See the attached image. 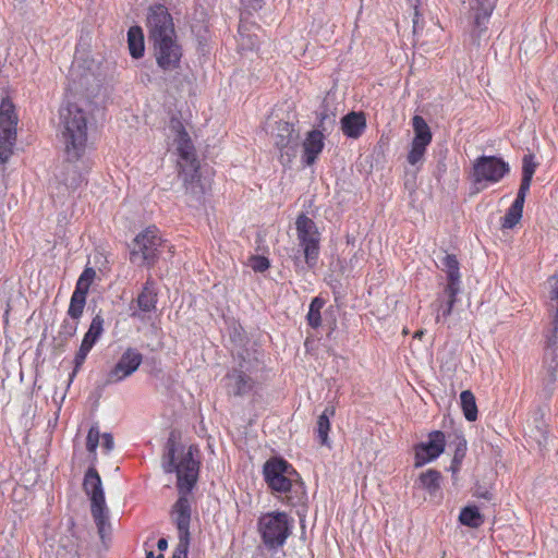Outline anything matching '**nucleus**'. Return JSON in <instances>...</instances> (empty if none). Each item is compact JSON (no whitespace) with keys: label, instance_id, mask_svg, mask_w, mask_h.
Masks as SVG:
<instances>
[{"label":"nucleus","instance_id":"obj_1","mask_svg":"<svg viewBox=\"0 0 558 558\" xmlns=\"http://www.w3.org/2000/svg\"><path fill=\"white\" fill-rule=\"evenodd\" d=\"M161 469L165 474H175L177 476L178 499L171 507L170 517L178 530L179 542L172 558H187L192 518L190 495L198 482L201 470L198 446H186L177 439L174 433H171L163 446Z\"/></svg>","mask_w":558,"mask_h":558},{"label":"nucleus","instance_id":"obj_2","mask_svg":"<svg viewBox=\"0 0 558 558\" xmlns=\"http://www.w3.org/2000/svg\"><path fill=\"white\" fill-rule=\"evenodd\" d=\"M263 476L272 494H283V504L299 508L296 513L304 518L307 510V492L294 466L281 457L268 459L263 466Z\"/></svg>","mask_w":558,"mask_h":558},{"label":"nucleus","instance_id":"obj_3","mask_svg":"<svg viewBox=\"0 0 558 558\" xmlns=\"http://www.w3.org/2000/svg\"><path fill=\"white\" fill-rule=\"evenodd\" d=\"M60 136L68 160H78L87 144V118L84 110L74 104H68L60 110Z\"/></svg>","mask_w":558,"mask_h":558},{"label":"nucleus","instance_id":"obj_4","mask_svg":"<svg viewBox=\"0 0 558 558\" xmlns=\"http://www.w3.org/2000/svg\"><path fill=\"white\" fill-rule=\"evenodd\" d=\"M170 129L174 134V144L179 155L178 165L184 185L192 193H203L201 185V165L196 157V150L183 123L175 118L170 121Z\"/></svg>","mask_w":558,"mask_h":558},{"label":"nucleus","instance_id":"obj_5","mask_svg":"<svg viewBox=\"0 0 558 558\" xmlns=\"http://www.w3.org/2000/svg\"><path fill=\"white\" fill-rule=\"evenodd\" d=\"M293 519L284 511L263 513L257 520V532L270 551L282 548L292 534Z\"/></svg>","mask_w":558,"mask_h":558},{"label":"nucleus","instance_id":"obj_6","mask_svg":"<svg viewBox=\"0 0 558 558\" xmlns=\"http://www.w3.org/2000/svg\"><path fill=\"white\" fill-rule=\"evenodd\" d=\"M99 446V425L93 423L86 436V450L90 456V465L83 478V490L90 499V509L100 508L106 505L105 492L101 477L96 470L97 448Z\"/></svg>","mask_w":558,"mask_h":558},{"label":"nucleus","instance_id":"obj_7","mask_svg":"<svg viewBox=\"0 0 558 558\" xmlns=\"http://www.w3.org/2000/svg\"><path fill=\"white\" fill-rule=\"evenodd\" d=\"M162 240L155 226L147 227L133 240L130 251L131 263L153 267L159 258Z\"/></svg>","mask_w":558,"mask_h":558},{"label":"nucleus","instance_id":"obj_8","mask_svg":"<svg viewBox=\"0 0 558 558\" xmlns=\"http://www.w3.org/2000/svg\"><path fill=\"white\" fill-rule=\"evenodd\" d=\"M19 121L15 105L9 97L3 98L0 102V160L14 155Z\"/></svg>","mask_w":558,"mask_h":558},{"label":"nucleus","instance_id":"obj_9","mask_svg":"<svg viewBox=\"0 0 558 558\" xmlns=\"http://www.w3.org/2000/svg\"><path fill=\"white\" fill-rule=\"evenodd\" d=\"M298 240L303 248L305 263L314 268L319 257L320 234L315 222L305 214L298 216L295 221Z\"/></svg>","mask_w":558,"mask_h":558},{"label":"nucleus","instance_id":"obj_10","mask_svg":"<svg viewBox=\"0 0 558 558\" xmlns=\"http://www.w3.org/2000/svg\"><path fill=\"white\" fill-rule=\"evenodd\" d=\"M543 355L539 374L545 383L558 379V325L547 327L543 333Z\"/></svg>","mask_w":558,"mask_h":558},{"label":"nucleus","instance_id":"obj_11","mask_svg":"<svg viewBox=\"0 0 558 558\" xmlns=\"http://www.w3.org/2000/svg\"><path fill=\"white\" fill-rule=\"evenodd\" d=\"M151 43L156 63L162 71H174L180 68L183 50L177 35L155 39Z\"/></svg>","mask_w":558,"mask_h":558},{"label":"nucleus","instance_id":"obj_12","mask_svg":"<svg viewBox=\"0 0 558 558\" xmlns=\"http://www.w3.org/2000/svg\"><path fill=\"white\" fill-rule=\"evenodd\" d=\"M147 28L151 41L177 35L171 14L167 7L160 3L149 7L147 14Z\"/></svg>","mask_w":558,"mask_h":558},{"label":"nucleus","instance_id":"obj_13","mask_svg":"<svg viewBox=\"0 0 558 558\" xmlns=\"http://www.w3.org/2000/svg\"><path fill=\"white\" fill-rule=\"evenodd\" d=\"M298 137L292 123L287 121L276 123L275 133L272 134L274 145L279 150V160L283 166L290 163L295 157Z\"/></svg>","mask_w":558,"mask_h":558},{"label":"nucleus","instance_id":"obj_14","mask_svg":"<svg viewBox=\"0 0 558 558\" xmlns=\"http://www.w3.org/2000/svg\"><path fill=\"white\" fill-rule=\"evenodd\" d=\"M488 24V7L486 0H472L468 14V33L473 45L480 46Z\"/></svg>","mask_w":558,"mask_h":558},{"label":"nucleus","instance_id":"obj_15","mask_svg":"<svg viewBox=\"0 0 558 558\" xmlns=\"http://www.w3.org/2000/svg\"><path fill=\"white\" fill-rule=\"evenodd\" d=\"M446 447L445 434L440 430H433L428 434V440L420 442L414 447V466L421 468L437 459Z\"/></svg>","mask_w":558,"mask_h":558},{"label":"nucleus","instance_id":"obj_16","mask_svg":"<svg viewBox=\"0 0 558 558\" xmlns=\"http://www.w3.org/2000/svg\"><path fill=\"white\" fill-rule=\"evenodd\" d=\"M104 326H105V318L101 315V313H97L89 325L88 330L84 335V338L82 340L81 347L78 351L75 354L74 363L75 367H80L86 360L88 353L93 349V347L96 344L98 339L104 333Z\"/></svg>","mask_w":558,"mask_h":558},{"label":"nucleus","instance_id":"obj_17","mask_svg":"<svg viewBox=\"0 0 558 558\" xmlns=\"http://www.w3.org/2000/svg\"><path fill=\"white\" fill-rule=\"evenodd\" d=\"M325 136L319 130H312L307 132L305 140L302 144L303 156L302 161L305 166H312L316 162L325 147Z\"/></svg>","mask_w":558,"mask_h":558},{"label":"nucleus","instance_id":"obj_18","mask_svg":"<svg viewBox=\"0 0 558 558\" xmlns=\"http://www.w3.org/2000/svg\"><path fill=\"white\" fill-rule=\"evenodd\" d=\"M460 292L458 289L447 288L437 295L433 303V310L436 314V322H445L452 313L453 305L457 302V295Z\"/></svg>","mask_w":558,"mask_h":558},{"label":"nucleus","instance_id":"obj_19","mask_svg":"<svg viewBox=\"0 0 558 558\" xmlns=\"http://www.w3.org/2000/svg\"><path fill=\"white\" fill-rule=\"evenodd\" d=\"M142 360V354L130 348L122 354L111 373L117 379H124L138 368Z\"/></svg>","mask_w":558,"mask_h":558},{"label":"nucleus","instance_id":"obj_20","mask_svg":"<svg viewBox=\"0 0 558 558\" xmlns=\"http://www.w3.org/2000/svg\"><path fill=\"white\" fill-rule=\"evenodd\" d=\"M340 123L343 134L350 138H359L366 129V118L363 112L352 111L342 117Z\"/></svg>","mask_w":558,"mask_h":558},{"label":"nucleus","instance_id":"obj_21","mask_svg":"<svg viewBox=\"0 0 558 558\" xmlns=\"http://www.w3.org/2000/svg\"><path fill=\"white\" fill-rule=\"evenodd\" d=\"M527 194L518 191L517 196L508 208L506 215L501 218V228L502 229H512L515 227L520 220L522 219L523 207L525 203V197Z\"/></svg>","mask_w":558,"mask_h":558},{"label":"nucleus","instance_id":"obj_22","mask_svg":"<svg viewBox=\"0 0 558 558\" xmlns=\"http://www.w3.org/2000/svg\"><path fill=\"white\" fill-rule=\"evenodd\" d=\"M442 475L438 470L428 469L422 472L415 485L426 490L429 496H436L440 492Z\"/></svg>","mask_w":558,"mask_h":558},{"label":"nucleus","instance_id":"obj_23","mask_svg":"<svg viewBox=\"0 0 558 558\" xmlns=\"http://www.w3.org/2000/svg\"><path fill=\"white\" fill-rule=\"evenodd\" d=\"M336 414V407L333 404H328L323 413L318 416L317 423H316V435L318 438V441L323 446H329V432H330V420Z\"/></svg>","mask_w":558,"mask_h":558},{"label":"nucleus","instance_id":"obj_24","mask_svg":"<svg viewBox=\"0 0 558 558\" xmlns=\"http://www.w3.org/2000/svg\"><path fill=\"white\" fill-rule=\"evenodd\" d=\"M90 513L102 543H105L106 539H110L112 529L107 505L101 506L100 508L90 509Z\"/></svg>","mask_w":558,"mask_h":558},{"label":"nucleus","instance_id":"obj_25","mask_svg":"<svg viewBox=\"0 0 558 558\" xmlns=\"http://www.w3.org/2000/svg\"><path fill=\"white\" fill-rule=\"evenodd\" d=\"M442 264L446 267L447 284L445 287L461 290V274L459 262L456 255L447 254Z\"/></svg>","mask_w":558,"mask_h":558},{"label":"nucleus","instance_id":"obj_26","mask_svg":"<svg viewBox=\"0 0 558 558\" xmlns=\"http://www.w3.org/2000/svg\"><path fill=\"white\" fill-rule=\"evenodd\" d=\"M538 167L533 154H526L522 158V178L519 186L520 192L527 194L530 192L533 175Z\"/></svg>","mask_w":558,"mask_h":558},{"label":"nucleus","instance_id":"obj_27","mask_svg":"<svg viewBox=\"0 0 558 558\" xmlns=\"http://www.w3.org/2000/svg\"><path fill=\"white\" fill-rule=\"evenodd\" d=\"M475 192L484 190L488 184V157L481 156L474 163L471 174Z\"/></svg>","mask_w":558,"mask_h":558},{"label":"nucleus","instance_id":"obj_28","mask_svg":"<svg viewBox=\"0 0 558 558\" xmlns=\"http://www.w3.org/2000/svg\"><path fill=\"white\" fill-rule=\"evenodd\" d=\"M128 46L130 54L134 59H140L144 56L145 44L143 29L140 26H131L128 31Z\"/></svg>","mask_w":558,"mask_h":558},{"label":"nucleus","instance_id":"obj_29","mask_svg":"<svg viewBox=\"0 0 558 558\" xmlns=\"http://www.w3.org/2000/svg\"><path fill=\"white\" fill-rule=\"evenodd\" d=\"M137 306L143 312H151L156 308L157 293L154 289V281L148 279L137 296Z\"/></svg>","mask_w":558,"mask_h":558},{"label":"nucleus","instance_id":"obj_30","mask_svg":"<svg viewBox=\"0 0 558 558\" xmlns=\"http://www.w3.org/2000/svg\"><path fill=\"white\" fill-rule=\"evenodd\" d=\"M459 521L462 525L476 529L485 522V518L477 506L470 505L461 509Z\"/></svg>","mask_w":558,"mask_h":558},{"label":"nucleus","instance_id":"obj_31","mask_svg":"<svg viewBox=\"0 0 558 558\" xmlns=\"http://www.w3.org/2000/svg\"><path fill=\"white\" fill-rule=\"evenodd\" d=\"M326 304V300L322 296H315L308 307V312L306 314V322L310 327L313 329H317L322 326V310Z\"/></svg>","mask_w":558,"mask_h":558},{"label":"nucleus","instance_id":"obj_32","mask_svg":"<svg viewBox=\"0 0 558 558\" xmlns=\"http://www.w3.org/2000/svg\"><path fill=\"white\" fill-rule=\"evenodd\" d=\"M86 296H87V294H85L82 291H77V290L73 291L71 299H70L69 308H68V315L72 319L78 320L82 317L85 305H86Z\"/></svg>","mask_w":558,"mask_h":558},{"label":"nucleus","instance_id":"obj_33","mask_svg":"<svg viewBox=\"0 0 558 558\" xmlns=\"http://www.w3.org/2000/svg\"><path fill=\"white\" fill-rule=\"evenodd\" d=\"M412 126L414 130V138L413 140L430 144V142L433 140V135H432V132H430V129H429L427 122L425 121V119L423 117L417 116V114L414 116L412 118Z\"/></svg>","mask_w":558,"mask_h":558},{"label":"nucleus","instance_id":"obj_34","mask_svg":"<svg viewBox=\"0 0 558 558\" xmlns=\"http://www.w3.org/2000/svg\"><path fill=\"white\" fill-rule=\"evenodd\" d=\"M461 407L465 418L473 422L477 417V407L474 395L469 391H462L460 396Z\"/></svg>","mask_w":558,"mask_h":558},{"label":"nucleus","instance_id":"obj_35","mask_svg":"<svg viewBox=\"0 0 558 558\" xmlns=\"http://www.w3.org/2000/svg\"><path fill=\"white\" fill-rule=\"evenodd\" d=\"M509 172V165L502 159L490 156V182H498Z\"/></svg>","mask_w":558,"mask_h":558},{"label":"nucleus","instance_id":"obj_36","mask_svg":"<svg viewBox=\"0 0 558 558\" xmlns=\"http://www.w3.org/2000/svg\"><path fill=\"white\" fill-rule=\"evenodd\" d=\"M428 145L429 143L413 140L411 143V149L408 154V162L412 166L420 162L423 159Z\"/></svg>","mask_w":558,"mask_h":558},{"label":"nucleus","instance_id":"obj_37","mask_svg":"<svg viewBox=\"0 0 558 558\" xmlns=\"http://www.w3.org/2000/svg\"><path fill=\"white\" fill-rule=\"evenodd\" d=\"M95 276H96V271L93 268H90V267L85 268L77 280L74 290L82 291L85 294H87L89 287L95 279Z\"/></svg>","mask_w":558,"mask_h":558},{"label":"nucleus","instance_id":"obj_38","mask_svg":"<svg viewBox=\"0 0 558 558\" xmlns=\"http://www.w3.org/2000/svg\"><path fill=\"white\" fill-rule=\"evenodd\" d=\"M240 45L243 49L254 50L258 48L259 40L256 35L246 34L245 25L239 26Z\"/></svg>","mask_w":558,"mask_h":558},{"label":"nucleus","instance_id":"obj_39","mask_svg":"<svg viewBox=\"0 0 558 558\" xmlns=\"http://www.w3.org/2000/svg\"><path fill=\"white\" fill-rule=\"evenodd\" d=\"M252 269L256 272H264L270 267V262L267 257L255 255L250 259Z\"/></svg>","mask_w":558,"mask_h":558},{"label":"nucleus","instance_id":"obj_40","mask_svg":"<svg viewBox=\"0 0 558 558\" xmlns=\"http://www.w3.org/2000/svg\"><path fill=\"white\" fill-rule=\"evenodd\" d=\"M101 438V448L105 453L109 454L114 448L113 436L110 433H105L102 435L99 434V439Z\"/></svg>","mask_w":558,"mask_h":558},{"label":"nucleus","instance_id":"obj_41","mask_svg":"<svg viewBox=\"0 0 558 558\" xmlns=\"http://www.w3.org/2000/svg\"><path fill=\"white\" fill-rule=\"evenodd\" d=\"M77 330V320L69 322L66 319L61 324V333H63L66 338H71L76 333Z\"/></svg>","mask_w":558,"mask_h":558},{"label":"nucleus","instance_id":"obj_42","mask_svg":"<svg viewBox=\"0 0 558 558\" xmlns=\"http://www.w3.org/2000/svg\"><path fill=\"white\" fill-rule=\"evenodd\" d=\"M241 4L247 10L258 11L264 7L265 0H241Z\"/></svg>","mask_w":558,"mask_h":558},{"label":"nucleus","instance_id":"obj_43","mask_svg":"<svg viewBox=\"0 0 558 558\" xmlns=\"http://www.w3.org/2000/svg\"><path fill=\"white\" fill-rule=\"evenodd\" d=\"M252 387L253 386H246V385L236 386V389L233 391V395L241 396V395L245 393L247 390H251Z\"/></svg>","mask_w":558,"mask_h":558},{"label":"nucleus","instance_id":"obj_44","mask_svg":"<svg viewBox=\"0 0 558 558\" xmlns=\"http://www.w3.org/2000/svg\"><path fill=\"white\" fill-rule=\"evenodd\" d=\"M157 548L160 551H165L168 548V539L166 537H161L157 542Z\"/></svg>","mask_w":558,"mask_h":558},{"label":"nucleus","instance_id":"obj_45","mask_svg":"<svg viewBox=\"0 0 558 558\" xmlns=\"http://www.w3.org/2000/svg\"><path fill=\"white\" fill-rule=\"evenodd\" d=\"M464 450H465V442L463 444V448L461 449L460 447L457 449V452L454 454V458H453V462H459L460 459L464 456Z\"/></svg>","mask_w":558,"mask_h":558},{"label":"nucleus","instance_id":"obj_46","mask_svg":"<svg viewBox=\"0 0 558 558\" xmlns=\"http://www.w3.org/2000/svg\"><path fill=\"white\" fill-rule=\"evenodd\" d=\"M146 558H165L162 554L155 556L154 551H146Z\"/></svg>","mask_w":558,"mask_h":558},{"label":"nucleus","instance_id":"obj_47","mask_svg":"<svg viewBox=\"0 0 558 558\" xmlns=\"http://www.w3.org/2000/svg\"><path fill=\"white\" fill-rule=\"evenodd\" d=\"M423 336H424V330H417L414 333V338H416V339H422Z\"/></svg>","mask_w":558,"mask_h":558},{"label":"nucleus","instance_id":"obj_48","mask_svg":"<svg viewBox=\"0 0 558 558\" xmlns=\"http://www.w3.org/2000/svg\"><path fill=\"white\" fill-rule=\"evenodd\" d=\"M11 158H7L5 160H0V166L4 167Z\"/></svg>","mask_w":558,"mask_h":558},{"label":"nucleus","instance_id":"obj_49","mask_svg":"<svg viewBox=\"0 0 558 558\" xmlns=\"http://www.w3.org/2000/svg\"><path fill=\"white\" fill-rule=\"evenodd\" d=\"M239 384H245L244 379L240 378V383Z\"/></svg>","mask_w":558,"mask_h":558}]
</instances>
